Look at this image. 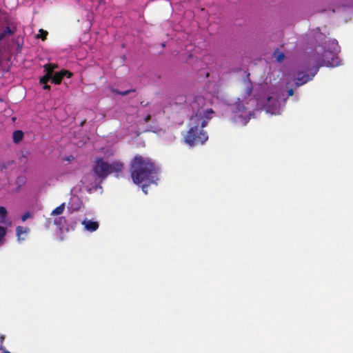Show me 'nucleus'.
<instances>
[{
  "label": "nucleus",
  "instance_id": "23",
  "mask_svg": "<svg viewBox=\"0 0 353 353\" xmlns=\"http://www.w3.org/2000/svg\"><path fill=\"white\" fill-rule=\"evenodd\" d=\"M65 160L70 162V161L74 160V157L72 155H70L68 157H66L65 158Z\"/></svg>",
  "mask_w": 353,
  "mask_h": 353
},
{
  "label": "nucleus",
  "instance_id": "26",
  "mask_svg": "<svg viewBox=\"0 0 353 353\" xmlns=\"http://www.w3.org/2000/svg\"><path fill=\"white\" fill-rule=\"evenodd\" d=\"M23 234H27L29 232V229L27 228H23Z\"/></svg>",
  "mask_w": 353,
  "mask_h": 353
},
{
  "label": "nucleus",
  "instance_id": "1",
  "mask_svg": "<svg viewBox=\"0 0 353 353\" xmlns=\"http://www.w3.org/2000/svg\"><path fill=\"white\" fill-rule=\"evenodd\" d=\"M129 172L134 184L156 183L158 180V168L148 157L136 154L129 165Z\"/></svg>",
  "mask_w": 353,
  "mask_h": 353
},
{
  "label": "nucleus",
  "instance_id": "32",
  "mask_svg": "<svg viewBox=\"0 0 353 353\" xmlns=\"http://www.w3.org/2000/svg\"><path fill=\"white\" fill-rule=\"evenodd\" d=\"M0 101H1V99H0Z\"/></svg>",
  "mask_w": 353,
  "mask_h": 353
},
{
  "label": "nucleus",
  "instance_id": "3",
  "mask_svg": "<svg viewBox=\"0 0 353 353\" xmlns=\"http://www.w3.org/2000/svg\"><path fill=\"white\" fill-rule=\"evenodd\" d=\"M310 60L318 69L321 66L334 67L339 64V58L335 52L321 48L315 50L308 61Z\"/></svg>",
  "mask_w": 353,
  "mask_h": 353
},
{
  "label": "nucleus",
  "instance_id": "22",
  "mask_svg": "<svg viewBox=\"0 0 353 353\" xmlns=\"http://www.w3.org/2000/svg\"><path fill=\"white\" fill-rule=\"evenodd\" d=\"M284 54L283 53H279V54L278 55V57H276V59L279 62H281L284 59Z\"/></svg>",
  "mask_w": 353,
  "mask_h": 353
},
{
  "label": "nucleus",
  "instance_id": "4",
  "mask_svg": "<svg viewBox=\"0 0 353 353\" xmlns=\"http://www.w3.org/2000/svg\"><path fill=\"white\" fill-rule=\"evenodd\" d=\"M123 167L124 164L121 161H115L112 163H108L103 159L98 158L95 161L93 170L98 177L105 179L110 174L121 172Z\"/></svg>",
  "mask_w": 353,
  "mask_h": 353
},
{
  "label": "nucleus",
  "instance_id": "25",
  "mask_svg": "<svg viewBox=\"0 0 353 353\" xmlns=\"http://www.w3.org/2000/svg\"><path fill=\"white\" fill-rule=\"evenodd\" d=\"M288 96H289V97L292 96V95L294 94V90H293V89H292V88H291V89L288 90Z\"/></svg>",
  "mask_w": 353,
  "mask_h": 353
},
{
  "label": "nucleus",
  "instance_id": "9",
  "mask_svg": "<svg viewBox=\"0 0 353 353\" xmlns=\"http://www.w3.org/2000/svg\"><path fill=\"white\" fill-rule=\"evenodd\" d=\"M68 205L72 210L78 211L81 208L83 202L78 196L73 195L71 196Z\"/></svg>",
  "mask_w": 353,
  "mask_h": 353
},
{
  "label": "nucleus",
  "instance_id": "15",
  "mask_svg": "<svg viewBox=\"0 0 353 353\" xmlns=\"http://www.w3.org/2000/svg\"><path fill=\"white\" fill-rule=\"evenodd\" d=\"M245 84H246V88H245V96L250 97L252 92V83H251V81H248L245 83Z\"/></svg>",
  "mask_w": 353,
  "mask_h": 353
},
{
  "label": "nucleus",
  "instance_id": "16",
  "mask_svg": "<svg viewBox=\"0 0 353 353\" xmlns=\"http://www.w3.org/2000/svg\"><path fill=\"white\" fill-rule=\"evenodd\" d=\"M7 216V210L6 208L3 206H0V218H1V223H4L5 219Z\"/></svg>",
  "mask_w": 353,
  "mask_h": 353
},
{
  "label": "nucleus",
  "instance_id": "30",
  "mask_svg": "<svg viewBox=\"0 0 353 353\" xmlns=\"http://www.w3.org/2000/svg\"><path fill=\"white\" fill-rule=\"evenodd\" d=\"M303 68L305 69V70H306V71H307V70H308V68H307V66H304Z\"/></svg>",
  "mask_w": 353,
  "mask_h": 353
},
{
  "label": "nucleus",
  "instance_id": "14",
  "mask_svg": "<svg viewBox=\"0 0 353 353\" xmlns=\"http://www.w3.org/2000/svg\"><path fill=\"white\" fill-rule=\"evenodd\" d=\"M48 34V32L46 30L40 29L38 34L37 35V38L41 39L42 41H45L47 39Z\"/></svg>",
  "mask_w": 353,
  "mask_h": 353
},
{
  "label": "nucleus",
  "instance_id": "5",
  "mask_svg": "<svg viewBox=\"0 0 353 353\" xmlns=\"http://www.w3.org/2000/svg\"><path fill=\"white\" fill-rule=\"evenodd\" d=\"M57 64L51 63H47L43 65L44 72H46V74L39 80L40 84L43 85V90H50V86L48 85V83L50 80L52 81V73L54 72V69H57Z\"/></svg>",
  "mask_w": 353,
  "mask_h": 353
},
{
  "label": "nucleus",
  "instance_id": "27",
  "mask_svg": "<svg viewBox=\"0 0 353 353\" xmlns=\"http://www.w3.org/2000/svg\"><path fill=\"white\" fill-rule=\"evenodd\" d=\"M0 168H1V170H3V169H6L7 168H6V166L5 165V164H2V165H0Z\"/></svg>",
  "mask_w": 353,
  "mask_h": 353
},
{
  "label": "nucleus",
  "instance_id": "11",
  "mask_svg": "<svg viewBox=\"0 0 353 353\" xmlns=\"http://www.w3.org/2000/svg\"><path fill=\"white\" fill-rule=\"evenodd\" d=\"M13 141L15 143H18L22 141V130H18L13 132L12 136Z\"/></svg>",
  "mask_w": 353,
  "mask_h": 353
},
{
  "label": "nucleus",
  "instance_id": "7",
  "mask_svg": "<svg viewBox=\"0 0 353 353\" xmlns=\"http://www.w3.org/2000/svg\"><path fill=\"white\" fill-rule=\"evenodd\" d=\"M236 109L237 110H233V112L235 113V120L237 121L241 119L243 120V125H246L249 121L250 118L246 114L245 108L243 105L239 104L236 105Z\"/></svg>",
  "mask_w": 353,
  "mask_h": 353
},
{
  "label": "nucleus",
  "instance_id": "18",
  "mask_svg": "<svg viewBox=\"0 0 353 353\" xmlns=\"http://www.w3.org/2000/svg\"><path fill=\"white\" fill-rule=\"evenodd\" d=\"M34 213L29 211L23 212V222L30 218H33Z\"/></svg>",
  "mask_w": 353,
  "mask_h": 353
},
{
  "label": "nucleus",
  "instance_id": "6",
  "mask_svg": "<svg viewBox=\"0 0 353 353\" xmlns=\"http://www.w3.org/2000/svg\"><path fill=\"white\" fill-rule=\"evenodd\" d=\"M314 71L311 76H310L309 74H305V72L303 71L298 72L296 73V74L294 76V83H295L296 86H297V87L301 86V85L306 83L309 81H310L313 78V77L315 75V74L317 72L318 68H314Z\"/></svg>",
  "mask_w": 353,
  "mask_h": 353
},
{
  "label": "nucleus",
  "instance_id": "28",
  "mask_svg": "<svg viewBox=\"0 0 353 353\" xmlns=\"http://www.w3.org/2000/svg\"><path fill=\"white\" fill-rule=\"evenodd\" d=\"M141 105L143 106H147L148 105V103H144V101H141Z\"/></svg>",
  "mask_w": 353,
  "mask_h": 353
},
{
  "label": "nucleus",
  "instance_id": "20",
  "mask_svg": "<svg viewBox=\"0 0 353 353\" xmlns=\"http://www.w3.org/2000/svg\"><path fill=\"white\" fill-rule=\"evenodd\" d=\"M152 183H143L140 184L141 185L142 190L145 194H148V187Z\"/></svg>",
  "mask_w": 353,
  "mask_h": 353
},
{
  "label": "nucleus",
  "instance_id": "24",
  "mask_svg": "<svg viewBox=\"0 0 353 353\" xmlns=\"http://www.w3.org/2000/svg\"><path fill=\"white\" fill-rule=\"evenodd\" d=\"M151 119V116L150 114H148L145 118H144V121L145 123H148L150 121V120Z\"/></svg>",
  "mask_w": 353,
  "mask_h": 353
},
{
  "label": "nucleus",
  "instance_id": "17",
  "mask_svg": "<svg viewBox=\"0 0 353 353\" xmlns=\"http://www.w3.org/2000/svg\"><path fill=\"white\" fill-rule=\"evenodd\" d=\"M135 90H125V91H119L118 90H114L113 92L119 95H121V96H125L128 94H130V92H134Z\"/></svg>",
  "mask_w": 353,
  "mask_h": 353
},
{
  "label": "nucleus",
  "instance_id": "12",
  "mask_svg": "<svg viewBox=\"0 0 353 353\" xmlns=\"http://www.w3.org/2000/svg\"><path fill=\"white\" fill-rule=\"evenodd\" d=\"M64 209L65 203H62L52 210V212H51V215H60L63 212Z\"/></svg>",
  "mask_w": 353,
  "mask_h": 353
},
{
  "label": "nucleus",
  "instance_id": "21",
  "mask_svg": "<svg viewBox=\"0 0 353 353\" xmlns=\"http://www.w3.org/2000/svg\"><path fill=\"white\" fill-rule=\"evenodd\" d=\"M17 234L18 237L19 238L21 234H22V226H18L16 229Z\"/></svg>",
  "mask_w": 353,
  "mask_h": 353
},
{
  "label": "nucleus",
  "instance_id": "29",
  "mask_svg": "<svg viewBox=\"0 0 353 353\" xmlns=\"http://www.w3.org/2000/svg\"><path fill=\"white\" fill-rule=\"evenodd\" d=\"M206 113H213V110L212 109L207 110Z\"/></svg>",
  "mask_w": 353,
  "mask_h": 353
},
{
  "label": "nucleus",
  "instance_id": "31",
  "mask_svg": "<svg viewBox=\"0 0 353 353\" xmlns=\"http://www.w3.org/2000/svg\"><path fill=\"white\" fill-rule=\"evenodd\" d=\"M4 353H10V352H9L8 351H6V352H4Z\"/></svg>",
  "mask_w": 353,
  "mask_h": 353
},
{
  "label": "nucleus",
  "instance_id": "19",
  "mask_svg": "<svg viewBox=\"0 0 353 353\" xmlns=\"http://www.w3.org/2000/svg\"><path fill=\"white\" fill-rule=\"evenodd\" d=\"M6 234V229L3 227L0 226V243L3 240Z\"/></svg>",
  "mask_w": 353,
  "mask_h": 353
},
{
  "label": "nucleus",
  "instance_id": "13",
  "mask_svg": "<svg viewBox=\"0 0 353 353\" xmlns=\"http://www.w3.org/2000/svg\"><path fill=\"white\" fill-rule=\"evenodd\" d=\"M54 223L55 225H58L59 228H62L66 223V219L64 216H60L54 219Z\"/></svg>",
  "mask_w": 353,
  "mask_h": 353
},
{
  "label": "nucleus",
  "instance_id": "10",
  "mask_svg": "<svg viewBox=\"0 0 353 353\" xmlns=\"http://www.w3.org/2000/svg\"><path fill=\"white\" fill-rule=\"evenodd\" d=\"M82 225H84L86 230L89 232H94L99 228V223L97 221H93L89 219H84L82 221Z\"/></svg>",
  "mask_w": 353,
  "mask_h": 353
},
{
  "label": "nucleus",
  "instance_id": "2",
  "mask_svg": "<svg viewBox=\"0 0 353 353\" xmlns=\"http://www.w3.org/2000/svg\"><path fill=\"white\" fill-rule=\"evenodd\" d=\"M205 120L200 112H197L194 116L190 118L189 130L184 136V141L190 146L203 144L208 139L207 132L203 128L207 125Z\"/></svg>",
  "mask_w": 353,
  "mask_h": 353
},
{
  "label": "nucleus",
  "instance_id": "8",
  "mask_svg": "<svg viewBox=\"0 0 353 353\" xmlns=\"http://www.w3.org/2000/svg\"><path fill=\"white\" fill-rule=\"evenodd\" d=\"M73 75L72 72L66 70H62L60 72H54L52 73V83H54L55 84H59L61 83L62 79L66 77L67 78H70Z\"/></svg>",
  "mask_w": 353,
  "mask_h": 353
}]
</instances>
